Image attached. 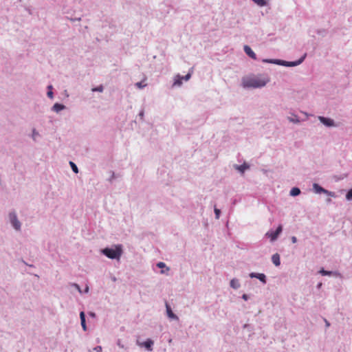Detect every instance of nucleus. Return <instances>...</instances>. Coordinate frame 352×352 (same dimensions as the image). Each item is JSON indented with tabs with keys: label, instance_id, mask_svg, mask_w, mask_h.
<instances>
[{
	"label": "nucleus",
	"instance_id": "nucleus-1",
	"mask_svg": "<svg viewBox=\"0 0 352 352\" xmlns=\"http://www.w3.org/2000/svg\"><path fill=\"white\" fill-rule=\"evenodd\" d=\"M270 82V78L265 75L250 76L243 77L242 85L244 88H260Z\"/></svg>",
	"mask_w": 352,
	"mask_h": 352
},
{
	"label": "nucleus",
	"instance_id": "nucleus-2",
	"mask_svg": "<svg viewBox=\"0 0 352 352\" xmlns=\"http://www.w3.org/2000/svg\"><path fill=\"white\" fill-rule=\"evenodd\" d=\"M102 252L109 258L119 260L122 254V249L121 245H116L115 249L104 248L102 250Z\"/></svg>",
	"mask_w": 352,
	"mask_h": 352
},
{
	"label": "nucleus",
	"instance_id": "nucleus-3",
	"mask_svg": "<svg viewBox=\"0 0 352 352\" xmlns=\"http://www.w3.org/2000/svg\"><path fill=\"white\" fill-rule=\"evenodd\" d=\"M318 119L320 120L321 123H322L324 125H325L327 126H335L334 121L331 118L319 116Z\"/></svg>",
	"mask_w": 352,
	"mask_h": 352
},
{
	"label": "nucleus",
	"instance_id": "nucleus-4",
	"mask_svg": "<svg viewBox=\"0 0 352 352\" xmlns=\"http://www.w3.org/2000/svg\"><path fill=\"white\" fill-rule=\"evenodd\" d=\"M10 219L11 223L16 230H19L21 227L20 222L17 220L16 216L14 213L10 214Z\"/></svg>",
	"mask_w": 352,
	"mask_h": 352
},
{
	"label": "nucleus",
	"instance_id": "nucleus-5",
	"mask_svg": "<svg viewBox=\"0 0 352 352\" xmlns=\"http://www.w3.org/2000/svg\"><path fill=\"white\" fill-rule=\"evenodd\" d=\"M281 232H282V226H279L275 231H272L270 232H267V234L269 236V237H270L272 241H274L278 237V234Z\"/></svg>",
	"mask_w": 352,
	"mask_h": 352
},
{
	"label": "nucleus",
	"instance_id": "nucleus-6",
	"mask_svg": "<svg viewBox=\"0 0 352 352\" xmlns=\"http://www.w3.org/2000/svg\"><path fill=\"white\" fill-rule=\"evenodd\" d=\"M153 344V342L151 339H148L146 341L142 343H138V345L140 346H144L148 351H152V346Z\"/></svg>",
	"mask_w": 352,
	"mask_h": 352
},
{
	"label": "nucleus",
	"instance_id": "nucleus-7",
	"mask_svg": "<svg viewBox=\"0 0 352 352\" xmlns=\"http://www.w3.org/2000/svg\"><path fill=\"white\" fill-rule=\"evenodd\" d=\"M244 51L250 57L253 59H256V54L252 50V49L248 45L244 46Z\"/></svg>",
	"mask_w": 352,
	"mask_h": 352
},
{
	"label": "nucleus",
	"instance_id": "nucleus-8",
	"mask_svg": "<svg viewBox=\"0 0 352 352\" xmlns=\"http://www.w3.org/2000/svg\"><path fill=\"white\" fill-rule=\"evenodd\" d=\"M183 77L180 75H177L175 77V80L173 84V87H179L182 85Z\"/></svg>",
	"mask_w": 352,
	"mask_h": 352
},
{
	"label": "nucleus",
	"instance_id": "nucleus-9",
	"mask_svg": "<svg viewBox=\"0 0 352 352\" xmlns=\"http://www.w3.org/2000/svg\"><path fill=\"white\" fill-rule=\"evenodd\" d=\"M313 188L316 193H327V190H325L317 184H314Z\"/></svg>",
	"mask_w": 352,
	"mask_h": 352
},
{
	"label": "nucleus",
	"instance_id": "nucleus-10",
	"mask_svg": "<svg viewBox=\"0 0 352 352\" xmlns=\"http://www.w3.org/2000/svg\"><path fill=\"white\" fill-rule=\"evenodd\" d=\"M166 312H167L168 316L173 319H177V316L173 314L170 305L168 303L166 304Z\"/></svg>",
	"mask_w": 352,
	"mask_h": 352
},
{
	"label": "nucleus",
	"instance_id": "nucleus-11",
	"mask_svg": "<svg viewBox=\"0 0 352 352\" xmlns=\"http://www.w3.org/2000/svg\"><path fill=\"white\" fill-rule=\"evenodd\" d=\"M250 276L251 277L257 278H258L261 281H262L264 283L266 282V277H265V275L264 274H254V273H252L250 274Z\"/></svg>",
	"mask_w": 352,
	"mask_h": 352
},
{
	"label": "nucleus",
	"instance_id": "nucleus-12",
	"mask_svg": "<svg viewBox=\"0 0 352 352\" xmlns=\"http://www.w3.org/2000/svg\"><path fill=\"white\" fill-rule=\"evenodd\" d=\"M272 261L276 266H279L280 264V256L278 254H274L272 257Z\"/></svg>",
	"mask_w": 352,
	"mask_h": 352
},
{
	"label": "nucleus",
	"instance_id": "nucleus-13",
	"mask_svg": "<svg viewBox=\"0 0 352 352\" xmlns=\"http://www.w3.org/2000/svg\"><path fill=\"white\" fill-rule=\"evenodd\" d=\"M80 322H81L82 327L83 330L86 331L87 326H86V322H85V313L83 311H81L80 313Z\"/></svg>",
	"mask_w": 352,
	"mask_h": 352
},
{
	"label": "nucleus",
	"instance_id": "nucleus-14",
	"mask_svg": "<svg viewBox=\"0 0 352 352\" xmlns=\"http://www.w3.org/2000/svg\"><path fill=\"white\" fill-rule=\"evenodd\" d=\"M302 59L303 58H302L301 60H298V62H286V61H283L282 65H285V66H289V67L296 66V65L300 64L302 61Z\"/></svg>",
	"mask_w": 352,
	"mask_h": 352
},
{
	"label": "nucleus",
	"instance_id": "nucleus-15",
	"mask_svg": "<svg viewBox=\"0 0 352 352\" xmlns=\"http://www.w3.org/2000/svg\"><path fill=\"white\" fill-rule=\"evenodd\" d=\"M64 108H65L64 105H63L61 104H58V103L54 104L52 107L53 110L56 112H58V111L63 110Z\"/></svg>",
	"mask_w": 352,
	"mask_h": 352
},
{
	"label": "nucleus",
	"instance_id": "nucleus-16",
	"mask_svg": "<svg viewBox=\"0 0 352 352\" xmlns=\"http://www.w3.org/2000/svg\"><path fill=\"white\" fill-rule=\"evenodd\" d=\"M300 193V190L298 188L294 187L290 191V195L292 196H297Z\"/></svg>",
	"mask_w": 352,
	"mask_h": 352
},
{
	"label": "nucleus",
	"instance_id": "nucleus-17",
	"mask_svg": "<svg viewBox=\"0 0 352 352\" xmlns=\"http://www.w3.org/2000/svg\"><path fill=\"white\" fill-rule=\"evenodd\" d=\"M249 168V166L246 164H244L241 166H236V168L241 171V173H243L245 170L248 169Z\"/></svg>",
	"mask_w": 352,
	"mask_h": 352
},
{
	"label": "nucleus",
	"instance_id": "nucleus-18",
	"mask_svg": "<svg viewBox=\"0 0 352 352\" xmlns=\"http://www.w3.org/2000/svg\"><path fill=\"white\" fill-rule=\"evenodd\" d=\"M230 286L234 289H236V288H239L240 285H239V283L237 280L236 279H232L231 281H230Z\"/></svg>",
	"mask_w": 352,
	"mask_h": 352
},
{
	"label": "nucleus",
	"instance_id": "nucleus-19",
	"mask_svg": "<svg viewBox=\"0 0 352 352\" xmlns=\"http://www.w3.org/2000/svg\"><path fill=\"white\" fill-rule=\"evenodd\" d=\"M256 4H257L258 6H261V7H263L265 6H266L267 4V2L265 1V0H252Z\"/></svg>",
	"mask_w": 352,
	"mask_h": 352
},
{
	"label": "nucleus",
	"instance_id": "nucleus-20",
	"mask_svg": "<svg viewBox=\"0 0 352 352\" xmlns=\"http://www.w3.org/2000/svg\"><path fill=\"white\" fill-rule=\"evenodd\" d=\"M288 120L290 122H294V123H296V122H299V120H298L297 116H296L294 114H292L291 116L288 117Z\"/></svg>",
	"mask_w": 352,
	"mask_h": 352
},
{
	"label": "nucleus",
	"instance_id": "nucleus-21",
	"mask_svg": "<svg viewBox=\"0 0 352 352\" xmlns=\"http://www.w3.org/2000/svg\"><path fill=\"white\" fill-rule=\"evenodd\" d=\"M69 164H70V166L72 167L73 171L76 173H78V169L77 166L73 162H70Z\"/></svg>",
	"mask_w": 352,
	"mask_h": 352
},
{
	"label": "nucleus",
	"instance_id": "nucleus-22",
	"mask_svg": "<svg viewBox=\"0 0 352 352\" xmlns=\"http://www.w3.org/2000/svg\"><path fill=\"white\" fill-rule=\"evenodd\" d=\"M320 273L323 275V276H326V275H331L333 274L332 272L331 271H327V270H324V269H322L320 271Z\"/></svg>",
	"mask_w": 352,
	"mask_h": 352
},
{
	"label": "nucleus",
	"instance_id": "nucleus-23",
	"mask_svg": "<svg viewBox=\"0 0 352 352\" xmlns=\"http://www.w3.org/2000/svg\"><path fill=\"white\" fill-rule=\"evenodd\" d=\"M346 199L349 201H351L352 200V189H350L346 195Z\"/></svg>",
	"mask_w": 352,
	"mask_h": 352
},
{
	"label": "nucleus",
	"instance_id": "nucleus-24",
	"mask_svg": "<svg viewBox=\"0 0 352 352\" xmlns=\"http://www.w3.org/2000/svg\"><path fill=\"white\" fill-rule=\"evenodd\" d=\"M146 84H144L143 82H139L135 84V86L139 89H142L144 87H146Z\"/></svg>",
	"mask_w": 352,
	"mask_h": 352
},
{
	"label": "nucleus",
	"instance_id": "nucleus-25",
	"mask_svg": "<svg viewBox=\"0 0 352 352\" xmlns=\"http://www.w3.org/2000/svg\"><path fill=\"white\" fill-rule=\"evenodd\" d=\"M103 91V87L102 85H100L99 87H97L96 88L92 89V91H99L102 92Z\"/></svg>",
	"mask_w": 352,
	"mask_h": 352
},
{
	"label": "nucleus",
	"instance_id": "nucleus-26",
	"mask_svg": "<svg viewBox=\"0 0 352 352\" xmlns=\"http://www.w3.org/2000/svg\"><path fill=\"white\" fill-rule=\"evenodd\" d=\"M48 89H50V91L47 92V96L50 97V98H52L53 93L51 91V89H52V85L48 86Z\"/></svg>",
	"mask_w": 352,
	"mask_h": 352
},
{
	"label": "nucleus",
	"instance_id": "nucleus-27",
	"mask_svg": "<svg viewBox=\"0 0 352 352\" xmlns=\"http://www.w3.org/2000/svg\"><path fill=\"white\" fill-rule=\"evenodd\" d=\"M182 77H183V80H184L187 81V80H188L190 78V77H191V74H190V73H188V74H187L185 76H182Z\"/></svg>",
	"mask_w": 352,
	"mask_h": 352
},
{
	"label": "nucleus",
	"instance_id": "nucleus-28",
	"mask_svg": "<svg viewBox=\"0 0 352 352\" xmlns=\"http://www.w3.org/2000/svg\"><path fill=\"white\" fill-rule=\"evenodd\" d=\"M157 266L160 268H164L166 267V264L163 262H159L157 264Z\"/></svg>",
	"mask_w": 352,
	"mask_h": 352
},
{
	"label": "nucleus",
	"instance_id": "nucleus-29",
	"mask_svg": "<svg viewBox=\"0 0 352 352\" xmlns=\"http://www.w3.org/2000/svg\"><path fill=\"white\" fill-rule=\"evenodd\" d=\"M94 351L95 352H102V347L100 346H97L94 348Z\"/></svg>",
	"mask_w": 352,
	"mask_h": 352
},
{
	"label": "nucleus",
	"instance_id": "nucleus-30",
	"mask_svg": "<svg viewBox=\"0 0 352 352\" xmlns=\"http://www.w3.org/2000/svg\"><path fill=\"white\" fill-rule=\"evenodd\" d=\"M214 212H215L216 218L219 219V214H220V210H219L217 208H214Z\"/></svg>",
	"mask_w": 352,
	"mask_h": 352
},
{
	"label": "nucleus",
	"instance_id": "nucleus-31",
	"mask_svg": "<svg viewBox=\"0 0 352 352\" xmlns=\"http://www.w3.org/2000/svg\"><path fill=\"white\" fill-rule=\"evenodd\" d=\"M326 194L329 195V196H331V197H335V193L333 192H330V191L327 190V193H326Z\"/></svg>",
	"mask_w": 352,
	"mask_h": 352
},
{
	"label": "nucleus",
	"instance_id": "nucleus-32",
	"mask_svg": "<svg viewBox=\"0 0 352 352\" xmlns=\"http://www.w3.org/2000/svg\"><path fill=\"white\" fill-rule=\"evenodd\" d=\"M292 243H295L297 241L296 237V236H292Z\"/></svg>",
	"mask_w": 352,
	"mask_h": 352
},
{
	"label": "nucleus",
	"instance_id": "nucleus-33",
	"mask_svg": "<svg viewBox=\"0 0 352 352\" xmlns=\"http://www.w3.org/2000/svg\"><path fill=\"white\" fill-rule=\"evenodd\" d=\"M74 285H75V287H76V289L78 290V292H79L80 293H81V289H80V288L79 285H77V284H75Z\"/></svg>",
	"mask_w": 352,
	"mask_h": 352
},
{
	"label": "nucleus",
	"instance_id": "nucleus-34",
	"mask_svg": "<svg viewBox=\"0 0 352 352\" xmlns=\"http://www.w3.org/2000/svg\"><path fill=\"white\" fill-rule=\"evenodd\" d=\"M263 61L266 63H273L272 60H264Z\"/></svg>",
	"mask_w": 352,
	"mask_h": 352
},
{
	"label": "nucleus",
	"instance_id": "nucleus-35",
	"mask_svg": "<svg viewBox=\"0 0 352 352\" xmlns=\"http://www.w3.org/2000/svg\"><path fill=\"white\" fill-rule=\"evenodd\" d=\"M89 315L92 317H95V314L94 313H90Z\"/></svg>",
	"mask_w": 352,
	"mask_h": 352
},
{
	"label": "nucleus",
	"instance_id": "nucleus-36",
	"mask_svg": "<svg viewBox=\"0 0 352 352\" xmlns=\"http://www.w3.org/2000/svg\"><path fill=\"white\" fill-rule=\"evenodd\" d=\"M243 298L245 299V300H247V296L245 294H244L243 296Z\"/></svg>",
	"mask_w": 352,
	"mask_h": 352
},
{
	"label": "nucleus",
	"instance_id": "nucleus-37",
	"mask_svg": "<svg viewBox=\"0 0 352 352\" xmlns=\"http://www.w3.org/2000/svg\"><path fill=\"white\" fill-rule=\"evenodd\" d=\"M38 133H33V135H32L33 139H35V135H38Z\"/></svg>",
	"mask_w": 352,
	"mask_h": 352
},
{
	"label": "nucleus",
	"instance_id": "nucleus-38",
	"mask_svg": "<svg viewBox=\"0 0 352 352\" xmlns=\"http://www.w3.org/2000/svg\"><path fill=\"white\" fill-rule=\"evenodd\" d=\"M143 116H144L143 112H140V116L143 117Z\"/></svg>",
	"mask_w": 352,
	"mask_h": 352
},
{
	"label": "nucleus",
	"instance_id": "nucleus-39",
	"mask_svg": "<svg viewBox=\"0 0 352 352\" xmlns=\"http://www.w3.org/2000/svg\"><path fill=\"white\" fill-rule=\"evenodd\" d=\"M88 291H89V287H86V288H85V292H88Z\"/></svg>",
	"mask_w": 352,
	"mask_h": 352
}]
</instances>
